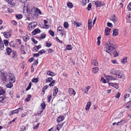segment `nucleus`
I'll list each match as a JSON object with an SVG mask.
<instances>
[{
	"label": "nucleus",
	"mask_w": 131,
	"mask_h": 131,
	"mask_svg": "<svg viewBox=\"0 0 131 131\" xmlns=\"http://www.w3.org/2000/svg\"><path fill=\"white\" fill-rule=\"evenodd\" d=\"M46 46L48 47H50L52 45V44L50 43L47 42L46 44Z\"/></svg>",
	"instance_id": "nucleus-52"
},
{
	"label": "nucleus",
	"mask_w": 131,
	"mask_h": 131,
	"mask_svg": "<svg viewBox=\"0 0 131 131\" xmlns=\"http://www.w3.org/2000/svg\"><path fill=\"white\" fill-rule=\"evenodd\" d=\"M23 110V108L19 107L17 109L12 111L11 113V115L15 114H17L20 111V110Z\"/></svg>",
	"instance_id": "nucleus-7"
},
{
	"label": "nucleus",
	"mask_w": 131,
	"mask_h": 131,
	"mask_svg": "<svg viewBox=\"0 0 131 131\" xmlns=\"http://www.w3.org/2000/svg\"><path fill=\"white\" fill-rule=\"evenodd\" d=\"M4 43L6 46H7L8 45V41L7 40H4Z\"/></svg>",
	"instance_id": "nucleus-45"
},
{
	"label": "nucleus",
	"mask_w": 131,
	"mask_h": 131,
	"mask_svg": "<svg viewBox=\"0 0 131 131\" xmlns=\"http://www.w3.org/2000/svg\"><path fill=\"white\" fill-rule=\"evenodd\" d=\"M39 56V53H35L34 54V56L35 57H38Z\"/></svg>",
	"instance_id": "nucleus-64"
},
{
	"label": "nucleus",
	"mask_w": 131,
	"mask_h": 131,
	"mask_svg": "<svg viewBox=\"0 0 131 131\" xmlns=\"http://www.w3.org/2000/svg\"><path fill=\"white\" fill-rule=\"evenodd\" d=\"M47 50L49 52V53L50 52H54L53 50L51 49H47Z\"/></svg>",
	"instance_id": "nucleus-57"
},
{
	"label": "nucleus",
	"mask_w": 131,
	"mask_h": 131,
	"mask_svg": "<svg viewBox=\"0 0 131 131\" xmlns=\"http://www.w3.org/2000/svg\"><path fill=\"white\" fill-rule=\"evenodd\" d=\"M99 70V68L97 67H95L93 68V72L95 73L97 72Z\"/></svg>",
	"instance_id": "nucleus-23"
},
{
	"label": "nucleus",
	"mask_w": 131,
	"mask_h": 131,
	"mask_svg": "<svg viewBox=\"0 0 131 131\" xmlns=\"http://www.w3.org/2000/svg\"><path fill=\"white\" fill-rule=\"evenodd\" d=\"M69 92L71 95H75L76 93L75 91H69Z\"/></svg>",
	"instance_id": "nucleus-27"
},
{
	"label": "nucleus",
	"mask_w": 131,
	"mask_h": 131,
	"mask_svg": "<svg viewBox=\"0 0 131 131\" xmlns=\"http://www.w3.org/2000/svg\"><path fill=\"white\" fill-rule=\"evenodd\" d=\"M67 6L70 8H72L73 7L72 4L70 2H68L67 4Z\"/></svg>",
	"instance_id": "nucleus-26"
},
{
	"label": "nucleus",
	"mask_w": 131,
	"mask_h": 131,
	"mask_svg": "<svg viewBox=\"0 0 131 131\" xmlns=\"http://www.w3.org/2000/svg\"><path fill=\"white\" fill-rule=\"evenodd\" d=\"M31 40L35 44H37L38 42L36 40L33 38H31Z\"/></svg>",
	"instance_id": "nucleus-51"
},
{
	"label": "nucleus",
	"mask_w": 131,
	"mask_h": 131,
	"mask_svg": "<svg viewBox=\"0 0 131 131\" xmlns=\"http://www.w3.org/2000/svg\"><path fill=\"white\" fill-rule=\"evenodd\" d=\"M4 48V45L2 41H0V50H3Z\"/></svg>",
	"instance_id": "nucleus-21"
},
{
	"label": "nucleus",
	"mask_w": 131,
	"mask_h": 131,
	"mask_svg": "<svg viewBox=\"0 0 131 131\" xmlns=\"http://www.w3.org/2000/svg\"><path fill=\"white\" fill-rule=\"evenodd\" d=\"M126 19L127 22H131V12H129V15L126 17Z\"/></svg>",
	"instance_id": "nucleus-14"
},
{
	"label": "nucleus",
	"mask_w": 131,
	"mask_h": 131,
	"mask_svg": "<svg viewBox=\"0 0 131 131\" xmlns=\"http://www.w3.org/2000/svg\"><path fill=\"white\" fill-rule=\"evenodd\" d=\"M31 82H30L29 83V85H28L27 88L26 89V90H28L31 87Z\"/></svg>",
	"instance_id": "nucleus-47"
},
{
	"label": "nucleus",
	"mask_w": 131,
	"mask_h": 131,
	"mask_svg": "<svg viewBox=\"0 0 131 131\" xmlns=\"http://www.w3.org/2000/svg\"><path fill=\"white\" fill-rule=\"evenodd\" d=\"M105 46L106 47L104 48V49L106 52L111 55L113 51L115 49L114 45L112 43L111 41H108L105 45Z\"/></svg>",
	"instance_id": "nucleus-3"
},
{
	"label": "nucleus",
	"mask_w": 131,
	"mask_h": 131,
	"mask_svg": "<svg viewBox=\"0 0 131 131\" xmlns=\"http://www.w3.org/2000/svg\"><path fill=\"white\" fill-rule=\"evenodd\" d=\"M71 45H67L66 47V49L67 50H72V48Z\"/></svg>",
	"instance_id": "nucleus-33"
},
{
	"label": "nucleus",
	"mask_w": 131,
	"mask_h": 131,
	"mask_svg": "<svg viewBox=\"0 0 131 131\" xmlns=\"http://www.w3.org/2000/svg\"><path fill=\"white\" fill-rule=\"evenodd\" d=\"M127 8L128 10L130 11L131 10V2L129 3Z\"/></svg>",
	"instance_id": "nucleus-39"
},
{
	"label": "nucleus",
	"mask_w": 131,
	"mask_h": 131,
	"mask_svg": "<svg viewBox=\"0 0 131 131\" xmlns=\"http://www.w3.org/2000/svg\"><path fill=\"white\" fill-rule=\"evenodd\" d=\"M23 38L25 41H26L29 39V38L28 35H26L25 36H24Z\"/></svg>",
	"instance_id": "nucleus-25"
},
{
	"label": "nucleus",
	"mask_w": 131,
	"mask_h": 131,
	"mask_svg": "<svg viewBox=\"0 0 131 131\" xmlns=\"http://www.w3.org/2000/svg\"><path fill=\"white\" fill-rule=\"evenodd\" d=\"M31 96L30 95H29L28 97L25 99V100L26 101H28L30 100Z\"/></svg>",
	"instance_id": "nucleus-36"
},
{
	"label": "nucleus",
	"mask_w": 131,
	"mask_h": 131,
	"mask_svg": "<svg viewBox=\"0 0 131 131\" xmlns=\"http://www.w3.org/2000/svg\"><path fill=\"white\" fill-rule=\"evenodd\" d=\"M119 70L116 69H114L112 70L111 71V73L113 74H115L116 75H117V74L118 73Z\"/></svg>",
	"instance_id": "nucleus-16"
},
{
	"label": "nucleus",
	"mask_w": 131,
	"mask_h": 131,
	"mask_svg": "<svg viewBox=\"0 0 131 131\" xmlns=\"http://www.w3.org/2000/svg\"><path fill=\"white\" fill-rule=\"evenodd\" d=\"M9 4L10 6L11 7H12L15 6V4L14 2H11V3H10Z\"/></svg>",
	"instance_id": "nucleus-48"
},
{
	"label": "nucleus",
	"mask_w": 131,
	"mask_h": 131,
	"mask_svg": "<svg viewBox=\"0 0 131 131\" xmlns=\"http://www.w3.org/2000/svg\"><path fill=\"white\" fill-rule=\"evenodd\" d=\"M64 117L63 116H60L57 118V121L58 122H60L62 121L64 119Z\"/></svg>",
	"instance_id": "nucleus-9"
},
{
	"label": "nucleus",
	"mask_w": 131,
	"mask_h": 131,
	"mask_svg": "<svg viewBox=\"0 0 131 131\" xmlns=\"http://www.w3.org/2000/svg\"><path fill=\"white\" fill-rule=\"evenodd\" d=\"M38 63V59H37L35 60L34 62V63L32 64V66L34 65H37Z\"/></svg>",
	"instance_id": "nucleus-43"
},
{
	"label": "nucleus",
	"mask_w": 131,
	"mask_h": 131,
	"mask_svg": "<svg viewBox=\"0 0 131 131\" xmlns=\"http://www.w3.org/2000/svg\"><path fill=\"white\" fill-rule=\"evenodd\" d=\"M100 81L104 83H105L106 82V80L104 79V78L103 77L101 78Z\"/></svg>",
	"instance_id": "nucleus-46"
},
{
	"label": "nucleus",
	"mask_w": 131,
	"mask_h": 131,
	"mask_svg": "<svg viewBox=\"0 0 131 131\" xmlns=\"http://www.w3.org/2000/svg\"><path fill=\"white\" fill-rule=\"evenodd\" d=\"M4 98V97H0V101L1 102H4L3 100Z\"/></svg>",
	"instance_id": "nucleus-59"
},
{
	"label": "nucleus",
	"mask_w": 131,
	"mask_h": 131,
	"mask_svg": "<svg viewBox=\"0 0 131 131\" xmlns=\"http://www.w3.org/2000/svg\"><path fill=\"white\" fill-rule=\"evenodd\" d=\"M89 0H82L83 4L84 5H85L87 3L89 2Z\"/></svg>",
	"instance_id": "nucleus-34"
},
{
	"label": "nucleus",
	"mask_w": 131,
	"mask_h": 131,
	"mask_svg": "<svg viewBox=\"0 0 131 131\" xmlns=\"http://www.w3.org/2000/svg\"><path fill=\"white\" fill-rule=\"evenodd\" d=\"M11 83V82H9V83L8 84H7L6 86L7 88H10L12 87L13 86V85L12 84V83Z\"/></svg>",
	"instance_id": "nucleus-31"
},
{
	"label": "nucleus",
	"mask_w": 131,
	"mask_h": 131,
	"mask_svg": "<svg viewBox=\"0 0 131 131\" xmlns=\"http://www.w3.org/2000/svg\"><path fill=\"white\" fill-rule=\"evenodd\" d=\"M16 17L18 19H20L23 17V15L21 14H18L16 15Z\"/></svg>",
	"instance_id": "nucleus-24"
},
{
	"label": "nucleus",
	"mask_w": 131,
	"mask_h": 131,
	"mask_svg": "<svg viewBox=\"0 0 131 131\" xmlns=\"http://www.w3.org/2000/svg\"><path fill=\"white\" fill-rule=\"evenodd\" d=\"M7 54L9 55L11 52V49L10 48H7L6 49Z\"/></svg>",
	"instance_id": "nucleus-29"
},
{
	"label": "nucleus",
	"mask_w": 131,
	"mask_h": 131,
	"mask_svg": "<svg viewBox=\"0 0 131 131\" xmlns=\"http://www.w3.org/2000/svg\"><path fill=\"white\" fill-rule=\"evenodd\" d=\"M13 10L11 8H8V12L11 13L13 12Z\"/></svg>",
	"instance_id": "nucleus-53"
},
{
	"label": "nucleus",
	"mask_w": 131,
	"mask_h": 131,
	"mask_svg": "<svg viewBox=\"0 0 131 131\" xmlns=\"http://www.w3.org/2000/svg\"><path fill=\"white\" fill-rule=\"evenodd\" d=\"M111 29L108 28H105V34L107 35L108 36L109 35V33L111 30Z\"/></svg>",
	"instance_id": "nucleus-12"
},
{
	"label": "nucleus",
	"mask_w": 131,
	"mask_h": 131,
	"mask_svg": "<svg viewBox=\"0 0 131 131\" xmlns=\"http://www.w3.org/2000/svg\"><path fill=\"white\" fill-rule=\"evenodd\" d=\"M34 59L33 57H31V58H30L29 59V61L30 62H32Z\"/></svg>",
	"instance_id": "nucleus-63"
},
{
	"label": "nucleus",
	"mask_w": 131,
	"mask_h": 131,
	"mask_svg": "<svg viewBox=\"0 0 131 131\" xmlns=\"http://www.w3.org/2000/svg\"><path fill=\"white\" fill-rule=\"evenodd\" d=\"M91 64L94 66H97L98 64V62L95 59H93L91 61Z\"/></svg>",
	"instance_id": "nucleus-11"
},
{
	"label": "nucleus",
	"mask_w": 131,
	"mask_h": 131,
	"mask_svg": "<svg viewBox=\"0 0 131 131\" xmlns=\"http://www.w3.org/2000/svg\"><path fill=\"white\" fill-rule=\"evenodd\" d=\"M108 84L110 86H111L114 88H115L116 89H117L118 88V85L117 84H114L111 82H109Z\"/></svg>",
	"instance_id": "nucleus-15"
},
{
	"label": "nucleus",
	"mask_w": 131,
	"mask_h": 131,
	"mask_svg": "<svg viewBox=\"0 0 131 131\" xmlns=\"http://www.w3.org/2000/svg\"><path fill=\"white\" fill-rule=\"evenodd\" d=\"M91 103L90 102H88L87 104L86 105L85 107V109L86 111H88L90 106L91 105Z\"/></svg>",
	"instance_id": "nucleus-13"
},
{
	"label": "nucleus",
	"mask_w": 131,
	"mask_h": 131,
	"mask_svg": "<svg viewBox=\"0 0 131 131\" xmlns=\"http://www.w3.org/2000/svg\"><path fill=\"white\" fill-rule=\"evenodd\" d=\"M95 4L96 7H100L105 5L101 1H96L95 2Z\"/></svg>",
	"instance_id": "nucleus-6"
},
{
	"label": "nucleus",
	"mask_w": 131,
	"mask_h": 131,
	"mask_svg": "<svg viewBox=\"0 0 131 131\" xmlns=\"http://www.w3.org/2000/svg\"><path fill=\"white\" fill-rule=\"evenodd\" d=\"M0 76L1 79L4 83H5L7 81L6 77L7 74L4 73L3 71H0ZM8 77V80L9 82L14 83L15 81V78L14 74L11 73H8L7 75Z\"/></svg>",
	"instance_id": "nucleus-1"
},
{
	"label": "nucleus",
	"mask_w": 131,
	"mask_h": 131,
	"mask_svg": "<svg viewBox=\"0 0 131 131\" xmlns=\"http://www.w3.org/2000/svg\"><path fill=\"white\" fill-rule=\"evenodd\" d=\"M58 91H54V92L53 93V96H55L57 94Z\"/></svg>",
	"instance_id": "nucleus-54"
},
{
	"label": "nucleus",
	"mask_w": 131,
	"mask_h": 131,
	"mask_svg": "<svg viewBox=\"0 0 131 131\" xmlns=\"http://www.w3.org/2000/svg\"><path fill=\"white\" fill-rule=\"evenodd\" d=\"M52 99V96L51 95H50L48 97V102H49Z\"/></svg>",
	"instance_id": "nucleus-62"
},
{
	"label": "nucleus",
	"mask_w": 131,
	"mask_h": 131,
	"mask_svg": "<svg viewBox=\"0 0 131 131\" xmlns=\"http://www.w3.org/2000/svg\"><path fill=\"white\" fill-rule=\"evenodd\" d=\"M64 26L66 28H67L69 27V24L67 22H64Z\"/></svg>",
	"instance_id": "nucleus-35"
},
{
	"label": "nucleus",
	"mask_w": 131,
	"mask_h": 131,
	"mask_svg": "<svg viewBox=\"0 0 131 131\" xmlns=\"http://www.w3.org/2000/svg\"><path fill=\"white\" fill-rule=\"evenodd\" d=\"M106 79L108 80V82L112 80H116L117 79L115 78H114L111 75H108L105 76Z\"/></svg>",
	"instance_id": "nucleus-5"
},
{
	"label": "nucleus",
	"mask_w": 131,
	"mask_h": 131,
	"mask_svg": "<svg viewBox=\"0 0 131 131\" xmlns=\"http://www.w3.org/2000/svg\"><path fill=\"white\" fill-rule=\"evenodd\" d=\"M113 54L114 57H116L118 56V53L116 51H114L113 52Z\"/></svg>",
	"instance_id": "nucleus-56"
},
{
	"label": "nucleus",
	"mask_w": 131,
	"mask_h": 131,
	"mask_svg": "<svg viewBox=\"0 0 131 131\" xmlns=\"http://www.w3.org/2000/svg\"><path fill=\"white\" fill-rule=\"evenodd\" d=\"M91 6V3H89L87 8V9L88 10L90 11L92 9Z\"/></svg>",
	"instance_id": "nucleus-32"
},
{
	"label": "nucleus",
	"mask_w": 131,
	"mask_h": 131,
	"mask_svg": "<svg viewBox=\"0 0 131 131\" xmlns=\"http://www.w3.org/2000/svg\"><path fill=\"white\" fill-rule=\"evenodd\" d=\"M57 32L58 33L60 34H61L65 32V31L63 30H61V31H58Z\"/></svg>",
	"instance_id": "nucleus-55"
},
{
	"label": "nucleus",
	"mask_w": 131,
	"mask_h": 131,
	"mask_svg": "<svg viewBox=\"0 0 131 131\" xmlns=\"http://www.w3.org/2000/svg\"><path fill=\"white\" fill-rule=\"evenodd\" d=\"M49 33L52 36H54V33L53 31L51 30H50L49 31Z\"/></svg>",
	"instance_id": "nucleus-40"
},
{
	"label": "nucleus",
	"mask_w": 131,
	"mask_h": 131,
	"mask_svg": "<svg viewBox=\"0 0 131 131\" xmlns=\"http://www.w3.org/2000/svg\"><path fill=\"white\" fill-rule=\"evenodd\" d=\"M113 35L115 36L117 35L118 34V30L117 29H116L113 30Z\"/></svg>",
	"instance_id": "nucleus-17"
},
{
	"label": "nucleus",
	"mask_w": 131,
	"mask_h": 131,
	"mask_svg": "<svg viewBox=\"0 0 131 131\" xmlns=\"http://www.w3.org/2000/svg\"><path fill=\"white\" fill-rule=\"evenodd\" d=\"M121 95V94L119 92H118L115 95V97L116 98L118 99Z\"/></svg>",
	"instance_id": "nucleus-38"
},
{
	"label": "nucleus",
	"mask_w": 131,
	"mask_h": 131,
	"mask_svg": "<svg viewBox=\"0 0 131 131\" xmlns=\"http://www.w3.org/2000/svg\"><path fill=\"white\" fill-rule=\"evenodd\" d=\"M27 14L26 16H29L30 15L34 19H36L38 16V14H41V12L37 8H32L30 12L29 9H27Z\"/></svg>",
	"instance_id": "nucleus-2"
},
{
	"label": "nucleus",
	"mask_w": 131,
	"mask_h": 131,
	"mask_svg": "<svg viewBox=\"0 0 131 131\" xmlns=\"http://www.w3.org/2000/svg\"><path fill=\"white\" fill-rule=\"evenodd\" d=\"M40 124V123H38L37 125L35 126L34 127V130H35L37 129L38 128L39 125Z\"/></svg>",
	"instance_id": "nucleus-49"
},
{
	"label": "nucleus",
	"mask_w": 131,
	"mask_h": 131,
	"mask_svg": "<svg viewBox=\"0 0 131 131\" xmlns=\"http://www.w3.org/2000/svg\"><path fill=\"white\" fill-rule=\"evenodd\" d=\"M47 74L50 75L51 76H53L55 75L54 73H53L51 72L50 71L47 72Z\"/></svg>",
	"instance_id": "nucleus-30"
},
{
	"label": "nucleus",
	"mask_w": 131,
	"mask_h": 131,
	"mask_svg": "<svg viewBox=\"0 0 131 131\" xmlns=\"http://www.w3.org/2000/svg\"><path fill=\"white\" fill-rule=\"evenodd\" d=\"M40 32V30L38 28L36 29L32 32L33 35H35L37 33H39Z\"/></svg>",
	"instance_id": "nucleus-10"
},
{
	"label": "nucleus",
	"mask_w": 131,
	"mask_h": 131,
	"mask_svg": "<svg viewBox=\"0 0 131 131\" xmlns=\"http://www.w3.org/2000/svg\"><path fill=\"white\" fill-rule=\"evenodd\" d=\"M39 81L38 79V78H33L31 80L32 82L34 83H37Z\"/></svg>",
	"instance_id": "nucleus-28"
},
{
	"label": "nucleus",
	"mask_w": 131,
	"mask_h": 131,
	"mask_svg": "<svg viewBox=\"0 0 131 131\" xmlns=\"http://www.w3.org/2000/svg\"><path fill=\"white\" fill-rule=\"evenodd\" d=\"M46 52V51L45 50L42 49L40 51H39L38 53H39V54H41L43 53H45Z\"/></svg>",
	"instance_id": "nucleus-41"
},
{
	"label": "nucleus",
	"mask_w": 131,
	"mask_h": 131,
	"mask_svg": "<svg viewBox=\"0 0 131 131\" xmlns=\"http://www.w3.org/2000/svg\"><path fill=\"white\" fill-rule=\"evenodd\" d=\"M37 25L36 22H31L29 25V26L28 29L29 31H31L32 29H34L36 26Z\"/></svg>",
	"instance_id": "nucleus-4"
},
{
	"label": "nucleus",
	"mask_w": 131,
	"mask_h": 131,
	"mask_svg": "<svg viewBox=\"0 0 131 131\" xmlns=\"http://www.w3.org/2000/svg\"><path fill=\"white\" fill-rule=\"evenodd\" d=\"M127 57H124L121 60L123 64H125L127 62Z\"/></svg>",
	"instance_id": "nucleus-22"
},
{
	"label": "nucleus",
	"mask_w": 131,
	"mask_h": 131,
	"mask_svg": "<svg viewBox=\"0 0 131 131\" xmlns=\"http://www.w3.org/2000/svg\"><path fill=\"white\" fill-rule=\"evenodd\" d=\"M123 72L119 70L118 71V73L117 74V75L119 78H121L122 76L123 75Z\"/></svg>",
	"instance_id": "nucleus-20"
},
{
	"label": "nucleus",
	"mask_w": 131,
	"mask_h": 131,
	"mask_svg": "<svg viewBox=\"0 0 131 131\" xmlns=\"http://www.w3.org/2000/svg\"><path fill=\"white\" fill-rule=\"evenodd\" d=\"M49 87L48 85L45 86L43 87L42 88V90H46Z\"/></svg>",
	"instance_id": "nucleus-61"
},
{
	"label": "nucleus",
	"mask_w": 131,
	"mask_h": 131,
	"mask_svg": "<svg viewBox=\"0 0 131 131\" xmlns=\"http://www.w3.org/2000/svg\"><path fill=\"white\" fill-rule=\"evenodd\" d=\"M12 57L14 58H16L17 56L16 52L13 51L12 52Z\"/></svg>",
	"instance_id": "nucleus-37"
},
{
	"label": "nucleus",
	"mask_w": 131,
	"mask_h": 131,
	"mask_svg": "<svg viewBox=\"0 0 131 131\" xmlns=\"http://www.w3.org/2000/svg\"><path fill=\"white\" fill-rule=\"evenodd\" d=\"M64 28L62 27H59L58 28V31H61V30H63Z\"/></svg>",
	"instance_id": "nucleus-58"
},
{
	"label": "nucleus",
	"mask_w": 131,
	"mask_h": 131,
	"mask_svg": "<svg viewBox=\"0 0 131 131\" xmlns=\"http://www.w3.org/2000/svg\"><path fill=\"white\" fill-rule=\"evenodd\" d=\"M107 26L108 27H113V25L110 22L107 23Z\"/></svg>",
	"instance_id": "nucleus-50"
},
{
	"label": "nucleus",
	"mask_w": 131,
	"mask_h": 131,
	"mask_svg": "<svg viewBox=\"0 0 131 131\" xmlns=\"http://www.w3.org/2000/svg\"><path fill=\"white\" fill-rule=\"evenodd\" d=\"M3 34L4 37L6 38H8L10 37L11 35V34L9 31L4 32L3 33Z\"/></svg>",
	"instance_id": "nucleus-8"
},
{
	"label": "nucleus",
	"mask_w": 131,
	"mask_h": 131,
	"mask_svg": "<svg viewBox=\"0 0 131 131\" xmlns=\"http://www.w3.org/2000/svg\"><path fill=\"white\" fill-rule=\"evenodd\" d=\"M41 106L43 109H44L46 107V104L44 101L41 104Z\"/></svg>",
	"instance_id": "nucleus-44"
},
{
	"label": "nucleus",
	"mask_w": 131,
	"mask_h": 131,
	"mask_svg": "<svg viewBox=\"0 0 131 131\" xmlns=\"http://www.w3.org/2000/svg\"><path fill=\"white\" fill-rule=\"evenodd\" d=\"M63 125V124H58L57 126L56 129L58 130L57 131H59L60 128L62 127Z\"/></svg>",
	"instance_id": "nucleus-19"
},
{
	"label": "nucleus",
	"mask_w": 131,
	"mask_h": 131,
	"mask_svg": "<svg viewBox=\"0 0 131 131\" xmlns=\"http://www.w3.org/2000/svg\"><path fill=\"white\" fill-rule=\"evenodd\" d=\"M46 34L44 33H42L41 35L40 38L41 39H44L46 37Z\"/></svg>",
	"instance_id": "nucleus-42"
},
{
	"label": "nucleus",
	"mask_w": 131,
	"mask_h": 131,
	"mask_svg": "<svg viewBox=\"0 0 131 131\" xmlns=\"http://www.w3.org/2000/svg\"><path fill=\"white\" fill-rule=\"evenodd\" d=\"M56 40L58 41L60 43H62V41H60L58 38L57 37H56Z\"/></svg>",
	"instance_id": "nucleus-60"
},
{
	"label": "nucleus",
	"mask_w": 131,
	"mask_h": 131,
	"mask_svg": "<svg viewBox=\"0 0 131 131\" xmlns=\"http://www.w3.org/2000/svg\"><path fill=\"white\" fill-rule=\"evenodd\" d=\"M72 23L75 25H76V27H79L81 25V23H78V22H76L74 21H72Z\"/></svg>",
	"instance_id": "nucleus-18"
}]
</instances>
